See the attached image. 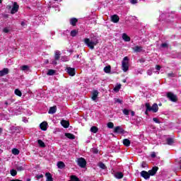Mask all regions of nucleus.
<instances>
[{
	"instance_id": "1",
	"label": "nucleus",
	"mask_w": 181,
	"mask_h": 181,
	"mask_svg": "<svg viewBox=\"0 0 181 181\" xmlns=\"http://www.w3.org/2000/svg\"><path fill=\"white\" fill-rule=\"evenodd\" d=\"M85 44L88 46V47L90 48L91 50L94 49V46H97L98 45V40L97 38H86L84 40Z\"/></svg>"
},
{
	"instance_id": "2",
	"label": "nucleus",
	"mask_w": 181,
	"mask_h": 181,
	"mask_svg": "<svg viewBox=\"0 0 181 181\" xmlns=\"http://www.w3.org/2000/svg\"><path fill=\"white\" fill-rule=\"evenodd\" d=\"M145 106H146L145 114L146 115H148V112L151 111L152 112H158V111L159 110V107H158V104L157 103L153 104L152 106H151V105L149 103H146Z\"/></svg>"
},
{
	"instance_id": "3",
	"label": "nucleus",
	"mask_w": 181,
	"mask_h": 181,
	"mask_svg": "<svg viewBox=\"0 0 181 181\" xmlns=\"http://www.w3.org/2000/svg\"><path fill=\"white\" fill-rule=\"evenodd\" d=\"M122 70L126 73L127 70H129V59L128 57H125L122 62Z\"/></svg>"
},
{
	"instance_id": "4",
	"label": "nucleus",
	"mask_w": 181,
	"mask_h": 181,
	"mask_svg": "<svg viewBox=\"0 0 181 181\" xmlns=\"http://www.w3.org/2000/svg\"><path fill=\"white\" fill-rule=\"evenodd\" d=\"M78 165L80 166V168H84L87 165V161H86V159L83 158H79L76 160Z\"/></svg>"
},
{
	"instance_id": "5",
	"label": "nucleus",
	"mask_w": 181,
	"mask_h": 181,
	"mask_svg": "<svg viewBox=\"0 0 181 181\" xmlns=\"http://www.w3.org/2000/svg\"><path fill=\"white\" fill-rule=\"evenodd\" d=\"M167 97L173 103H176V101H177V96H176V95L172 93L171 92L167 93Z\"/></svg>"
},
{
	"instance_id": "6",
	"label": "nucleus",
	"mask_w": 181,
	"mask_h": 181,
	"mask_svg": "<svg viewBox=\"0 0 181 181\" xmlns=\"http://www.w3.org/2000/svg\"><path fill=\"white\" fill-rule=\"evenodd\" d=\"M18 11H19V5L18 4L17 2H13V7L11 11V13L12 15H13V14L16 13V12H18Z\"/></svg>"
},
{
	"instance_id": "7",
	"label": "nucleus",
	"mask_w": 181,
	"mask_h": 181,
	"mask_svg": "<svg viewBox=\"0 0 181 181\" xmlns=\"http://www.w3.org/2000/svg\"><path fill=\"white\" fill-rule=\"evenodd\" d=\"M66 73L69 74L71 77L76 76V69L71 67L66 68Z\"/></svg>"
},
{
	"instance_id": "8",
	"label": "nucleus",
	"mask_w": 181,
	"mask_h": 181,
	"mask_svg": "<svg viewBox=\"0 0 181 181\" xmlns=\"http://www.w3.org/2000/svg\"><path fill=\"white\" fill-rule=\"evenodd\" d=\"M158 170H159V168L155 166L153 167V168L150 170H148V175L150 176H155V175H156V172H158Z\"/></svg>"
},
{
	"instance_id": "9",
	"label": "nucleus",
	"mask_w": 181,
	"mask_h": 181,
	"mask_svg": "<svg viewBox=\"0 0 181 181\" xmlns=\"http://www.w3.org/2000/svg\"><path fill=\"white\" fill-rule=\"evenodd\" d=\"M140 175L141 177H144L146 180H148L149 177H151V175H149V173L145 170H143L140 173Z\"/></svg>"
},
{
	"instance_id": "10",
	"label": "nucleus",
	"mask_w": 181,
	"mask_h": 181,
	"mask_svg": "<svg viewBox=\"0 0 181 181\" xmlns=\"http://www.w3.org/2000/svg\"><path fill=\"white\" fill-rule=\"evenodd\" d=\"M132 50L133 52H134V53H141V52H142L143 48L141 46H135L134 47H132Z\"/></svg>"
},
{
	"instance_id": "11",
	"label": "nucleus",
	"mask_w": 181,
	"mask_h": 181,
	"mask_svg": "<svg viewBox=\"0 0 181 181\" xmlns=\"http://www.w3.org/2000/svg\"><path fill=\"white\" fill-rule=\"evenodd\" d=\"M111 21L113 23H118L119 22V17L117 14H115L111 16Z\"/></svg>"
},
{
	"instance_id": "12",
	"label": "nucleus",
	"mask_w": 181,
	"mask_h": 181,
	"mask_svg": "<svg viewBox=\"0 0 181 181\" xmlns=\"http://www.w3.org/2000/svg\"><path fill=\"white\" fill-rule=\"evenodd\" d=\"M9 73V69L8 68H4L1 71H0V77H4V76H6Z\"/></svg>"
},
{
	"instance_id": "13",
	"label": "nucleus",
	"mask_w": 181,
	"mask_h": 181,
	"mask_svg": "<svg viewBox=\"0 0 181 181\" xmlns=\"http://www.w3.org/2000/svg\"><path fill=\"white\" fill-rule=\"evenodd\" d=\"M40 128L42 131H47V122H42L40 124Z\"/></svg>"
},
{
	"instance_id": "14",
	"label": "nucleus",
	"mask_w": 181,
	"mask_h": 181,
	"mask_svg": "<svg viewBox=\"0 0 181 181\" xmlns=\"http://www.w3.org/2000/svg\"><path fill=\"white\" fill-rule=\"evenodd\" d=\"M114 176L116 179H122V177H124V174L121 172H115Z\"/></svg>"
},
{
	"instance_id": "15",
	"label": "nucleus",
	"mask_w": 181,
	"mask_h": 181,
	"mask_svg": "<svg viewBox=\"0 0 181 181\" xmlns=\"http://www.w3.org/2000/svg\"><path fill=\"white\" fill-rule=\"evenodd\" d=\"M21 70H22V71H24V73H29V71H30L29 66L28 65H23L21 66Z\"/></svg>"
},
{
	"instance_id": "16",
	"label": "nucleus",
	"mask_w": 181,
	"mask_h": 181,
	"mask_svg": "<svg viewBox=\"0 0 181 181\" xmlns=\"http://www.w3.org/2000/svg\"><path fill=\"white\" fill-rule=\"evenodd\" d=\"M98 97V90H93L92 93V98H91L93 101H95Z\"/></svg>"
},
{
	"instance_id": "17",
	"label": "nucleus",
	"mask_w": 181,
	"mask_h": 181,
	"mask_svg": "<svg viewBox=\"0 0 181 181\" xmlns=\"http://www.w3.org/2000/svg\"><path fill=\"white\" fill-rule=\"evenodd\" d=\"M115 132L116 134H124V129L121 128V127H116L115 128Z\"/></svg>"
},
{
	"instance_id": "18",
	"label": "nucleus",
	"mask_w": 181,
	"mask_h": 181,
	"mask_svg": "<svg viewBox=\"0 0 181 181\" xmlns=\"http://www.w3.org/2000/svg\"><path fill=\"white\" fill-rule=\"evenodd\" d=\"M122 37L124 42H131V37H129V36H128V35L126 33H123Z\"/></svg>"
},
{
	"instance_id": "19",
	"label": "nucleus",
	"mask_w": 181,
	"mask_h": 181,
	"mask_svg": "<svg viewBox=\"0 0 181 181\" xmlns=\"http://www.w3.org/2000/svg\"><path fill=\"white\" fill-rule=\"evenodd\" d=\"M56 111H57V107L56 106L51 107L48 111V114H55Z\"/></svg>"
},
{
	"instance_id": "20",
	"label": "nucleus",
	"mask_w": 181,
	"mask_h": 181,
	"mask_svg": "<svg viewBox=\"0 0 181 181\" xmlns=\"http://www.w3.org/2000/svg\"><path fill=\"white\" fill-rule=\"evenodd\" d=\"M61 125L64 127V128H69V126L70 125V123L66 120L61 121Z\"/></svg>"
},
{
	"instance_id": "21",
	"label": "nucleus",
	"mask_w": 181,
	"mask_h": 181,
	"mask_svg": "<svg viewBox=\"0 0 181 181\" xmlns=\"http://www.w3.org/2000/svg\"><path fill=\"white\" fill-rule=\"evenodd\" d=\"M167 145L172 146L175 144V140L173 138H168L166 139Z\"/></svg>"
},
{
	"instance_id": "22",
	"label": "nucleus",
	"mask_w": 181,
	"mask_h": 181,
	"mask_svg": "<svg viewBox=\"0 0 181 181\" xmlns=\"http://www.w3.org/2000/svg\"><path fill=\"white\" fill-rule=\"evenodd\" d=\"M123 145H124V146H130L131 145V141H129V139H124L123 140Z\"/></svg>"
},
{
	"instance_id": "23",
	"label": "nucleus",
	"mask_w": 181,
	"mask_h": 181,
	"mask_svg": "<svg viewBox=\"0 0 181 181\" xmlns=\"http://www.w3.org/2000/svg\"><path fill=\"white\" fill-rule=\"evenodd\" d=\"M57 165L59 169H63L66 167V165L64 164V163H63V161H59Z\"/></svg>"
},
{
	"instance_id": "24",
	"label": "nucleus",
	"mask_w": 181,
	"mask_h": 181,
	"mask_svg": "<svg viewBox=\"0 0 181 181\" xmlns=\"http://www.w3.org/2000/svg\"><path fill=\"white\" fill-rule=\"evenodd\" d=\"M65 136H66V138H69V139H76V136H74V134H73L66 133Z\"/></svg>"
},
{
	"instance_id": "25",
	"label": "nucleus",
	"mask_w": 181,
	"mask_h": 181,
	"mask_svg": "<svg viewBox=\"0 0 181 181\" xmlns=\"http://www.w3.org/2000/svg\"><path fill=\"white\" fill-rule=\"evenodd\" d=\"M45 176L47 177L46 181H53V177H52V174H50V173H46Z\"/></svg>"
},
{
	"instance_id": "26",
	"label": "nucleus",
	"mask_w": 181,
	"mask_h": 181,
	"mask_svg": "<svg viewBox=\"0 0 181 181\" xmlns=\"http://www.w3.org/2000/svg\"><path fill=\"white\" fill-rule=\"evenodd\" d=\"M69 22L70 24L72 25V26H76V23H77L78 20L76 18H73L70 19Z\"/></svg>"
},
{
	"instance_id": "27",
	"label": "nucleus",
	"mask_w": 181,
	"mask_h": 181,
	"mask_svg": "<svg viewBox=\"0 0 181 181\" xmlns=\"http://www.w3.org/2000/svg\"><path fill=\"white\" fill-rule=\"evenodd\" d=\"M90 132L93 134H97L98 132V128L95 126H93L90 128Z\"/></svg>"
},
{
	"instance_id": "28",
	"label": "nucleus",
	"mask_w": 181,
	"mask_h": 181,
	"mask_svg": "<svg viewBox=\"0 0 181 181\" xmlns=\"http://www.w3.org/2000/svg\"><path fill=\"white\" fill-rule=\"evenodd\" d=\"M54 59L55 60H59L60 59V51H55Z\"/></svg>"
},
{
	"instance_id": "29",
	"label": "nucleus",
	"mask_w": 181,
	"mask_h": 181,
	"mask_svg": "<svg viewBox=\"0 0 181 181\" xmlns=\"http://www.w3.org/2000/svg\"><path fill=\"white\" fill-rule=\"evenodd\" d=\"M56 73V71L53 70V69H49L48 71V72L47 73V76H54Z\"/></svg>"
},
{
	"instance_id": "30",
	"label": "nucleus",
	"mask_w": 181,
	"mask_h": 181,
	"mask_svg": "<svg viewBox=\"0 0 181 181\" xmlns=\"http://www.w3.org/2000/svg\"><path fill=\"white\" fill-rule=\"evenodd\" d=\"M37 143H38V145H40V146L41 148H45V147L46 146V145L45 144V142H43V141H42V140H40V139H39V140L37 141Z\"/></svg>"
},
{
	"instance_id": "31",
	"label": "nucleus",
	"mask_w": 181,
	"mask_h": 181,
	"mask_svg": "<svg viewBox=\"0 0 181 181\" xmlns=\"http://www.w3.org/2000/svg\"><path fill=\"white\" fill-rule=\"evenodd\" d=\"M77 33H78V31H77L76 30H73L71 31L70 35L71 36H72V37H74L77 35Z\"/></svg>"
},
{
	"instance_id": "32",
	"label": "nucleus",
	"mask_w": 181,
	"mask_h": 181,
	"mask_svg": "<svg viewBox=\"0 0 181 181\" xmlns=\"http://www.w3.org/2000/svg\"><path fill=\"white\" fill-rule=\"evenodd\" d=\"M14 93L16 95H18V97H22V92L19 89H16Z\"/></svg>"
},
{
	"instance_id": "33",
	"label": "nucleus",
	"mask_w": 181,
	"mask_h": 181,
	"mask_svg": "<svg viewBox=\"0 0 181 181\" xmlns=\"http://www.w3.org/2000/svg\"><path fill=\"white\" fill-rule=\"evenodd\" d=\"M103 70H104L105 73H110L111 72V66H105Z\"/></svg>"
},
{
	"instance_id": "34",
	"label": "nucleus",
	"mask_w": 181,
	"mask_h": 181,
	"mask_svg": "<svg viewBox=\"0 0 181 181\" xmlns=\"http://www.w3.org/2000/svg\"><path fill=\"white\" fill-rule=\"evenodd\" d=\"M10 173L11 176H16V175H18V172H16V170L14 169L11 170Z\"/></svg>"
},
{
	"instance_id": "35",
	"label": "nucleus",
	"mask_w": 181,
	"mask_h": 181,
	"mask_svg": "<svg viewBox=\"0 0 181 181\" xmlns=\"http://www.w3.org/2000/svg\"><path fill=\"white\" fill-rule=\"evenodd\" d=\"M122 112L124 115H129V112H131V110H128V109H124L122 110Z\"/></svg>"
},
{
	"instance_id": "36",
	"label": "nucleus",
	"mask_w": 181,
	"mask_h": 181,
	"mask_svg": "<svg viewBox=\"0 0 181 181\" xmlns=\"http://www.w3.org/2000/svg\"><path fill=\"white\" fill-rule=\"evenodd\" d=\"M12 153L13 155H18L19 153V150H18V148H13Z\"/></svg>"
},
{
	"instance_id": "37",
	"label": "nucleus",
	"mask_w": 181,
	"mask_h": 181,
	"mask_svg": "<svg viewBox=\"0 0 181 181\" xmlns=\"http://www.w3.org/2000/svg\"><path fill=\"white\" fill-rule=\"evenodd\" d=\"M107 128H110V129L114 128V123L110 122L107 123Z\"/></svg>"
},
{
	"instance_id": "38",
	"label": "nucleus",
	"mask_w": 181,
	"mask_h": 181,
	"mask_svg": "<svg viewBox=\"0 0 181 181\" xmlns=\"http://www.w3.org/2000/svg\"><path fill=\"white\" fill-rule=\"evenodd\" d=\"M62 62H69V58L66 56L62 57L61 58Z\"/></svg>"
},
{
	"instance_id": "39",
	"label": "nucleus",
	"mask_w": 181,
	"mask_h": 181,
	"mask_svg": "<svg viewBox=\"0 0 181 181\" xmlns=\"http://www.w3.org/2000/svg\"><path fill=\"white\" fill-rule=\"evenodd\" d=\"M120 88H121V85H118L117 86L114 88V91H119Z\"/></svg>"
},
{
	"instance_id": "40",
	"label": "nucleus",
	"mask_w": 181,
	"mask_h": 181,
	"mask_svg": "<svg viewBox=\"0 0 181 181\" xmlns=\"http://www.w3.org/2000/svg\"><path fill=\"white\" fill-rule=\"evenodd\" d=\"M99 168H100L101 169H105V164L103 163H100L99 164Z\"/></svg>"
},
{
	"instance_id": "41",
	"label": "nucleus",
	"mask_w": 181,
	"mask_h": 181,
	"mask_svg": "<svg viewBox=\"0 0 181 181\" xmlns=\"http://www.w3.org/2000/svg\"><path fill=\"white\" fill-rule=\"evenodd\" d=\"M51 64H54V65L57 64V60H56V59H52Z\"/></svg>"
},
{
	"instance_id": "42",
	"label": "nucleus",
	"mask_w": 181,
	"mask_h": 181,
	"mask_svg": "<svg viewBox=\"0 0 181 181\" xmlns=\"http://www.w3.org/2000/svg\"><path fill=\"white\" fill-rule=\"evenodd\" d=\"M115 103H119V104H122V100L118 98L115 99Z\"/></svg>"
},
{
	"instance_id": "43",
	"label": "nucleus",
	"mask_w": 181,
	"mask_h": 181,
	"mask_svg": "<svg viewBox=\"0 0 181 181\" xmlns=\"http://www.w3.org/2000/svg\"><path fill=\"white\" fill-rule=\"evenodd\" d=\"M36 177H37V180H39V179H42V177H43V175L42 174L37 175Z\"/></svg>"
},
{
	"instance_id": "44",
	"label": "nucleus",
	"mask_w": 181,
	"mask_h": 181,
	"mask_svg": "<svg viewBox=\"0 0 181 181\" xmlns=\"http://www.w3.org/2000/svg\"><path fill=\"white\" fill-rule=\"evenodd\" d=\"M17 170H18V171H22V170H23V166H17Z\"/></svg>"
},
{
	"instance_id": "45",
	"label": "nucleus",
	"mask_w": 181,
	"mask_h": 181,
	"mask_svg": "<svg viewBox=\"0 0 181 181\" xmlns=\"http://www.w3.org/2000/svg\"><path fill=\"white\" fill-rule=\"evenodd\" d=\"M153 121L156 122V124H159V119L156 117L153 118Z\"/></svg>"
},
{
	"instance_id": "46",
	"label": "nucleus",
	"mask_w": 181,
	"mask_h": 181,
	"mask_svg": "<svg viewBox=\"0 0 181 181\" xmlns=\"http://www.w3.org/2000/svg\"><path fill=\"white\" fill-rule=\"evenodd\" d=\"M3 32H4V33H8V32H9V28H4Z\"/></svg>"
},
{
	"instance_id": "47",
	"label": "nucleus",
	"mask_w": 181,
	"mask_h": 181,
	"mask_svg": "<svg viewBox=\"0 0 181 181\" xmlns=\"http://www.w3.org/2000/svg\"><path fill=\"white\" fill-rule=\"evenodd\" d=\"M153 71L152 69L147 70V74L148 76H151L152 74Z\"/></svg>"
},
{
	"instance_id": "48",
	"label": "nucleus",
	"mask_w": 181,
	"mask_h": 181,
	"mask_svg": "<svg viewBox=\"0 0 181 181\" xmlns=\"http://www.w3.org/2000/svg\"><path fill=\"white\" fill-rule=\"evenodd\" d=\"M131 4L133 5H135V4H138V0H131Z\"/></svg>"
},
{
	"instance_id": "49",
	"label": "nucleus",
	"mask_w": 181,
	"mask_h": 181,
	"mask_svg": "<svg viewBox=\"0 0 181 181\" xmlns=\"http://www.w3.org/2000/svg\"><path fill=\"white\" fill-rule=\"evenodd\" d=\"M146 166H148V165L146 164V163L143 162L141 164V168H146Z\"/></svg>"
},
{
	"instance_id": "50",
	"label": "nucleus",
	"mask_w": 181,
	"mask_h": 181,
	"mask_svg": "<svg viewBox=\"0 0 181 181\" xmlns=\"http://www.w3.org/2000/svg\"><path fill=\"white\" fill-rule=\"evenodd\" d=\"M11 103H12V101H11V100H8L5 102V105H8L11 104Z\"/></svg>"
},
{
	"instance_id": "51",
	"label": "nucleus",
	"mask_w": 181,
	"mask_h": 181,
	"mask_svg": "<svg viewBox=\"0 0 181 181\" xmlns=\"http://www.w3.org/2000/svg\"><path fill=\"white\" fill-rule=\"evenodd\" d=\"M168 47V44L167 43H163L161 45V47Z\"/></svg>"
},
{
	"instance_id": "52",
	"label": "nucleus",
	"mask_w": 181,
	"mask_h": 181,
	"mask_svg": "<svg viewBox=\"0 0 181 181\" xmlns=\"http://www.w3.org/2000/svg\"><path fill=\"white\" fill-rule=\"evenodd\" d=\"M151 158H156V154L155 153H153L151 154Z\"/></svg>"
},
{
	"instance_id": "53",
	"label": "nucleus",
	"mask_w": 181,
	"mask_h": 181,
	"mask_svg": "<svg viewBox=\"0 0 181 181\" xmlns=\"http://www.w3.org/2000/svg\"><path fill=\"white\" fill-rule=\"evenodd\" d=\"M156 70H158V71L160 70V66L156 65Z\"/></svg>"
},
{
	"instance_id": "54",
	"label": "nucleus",
	"mask_w": 181,
	"mask_h": 181,
	"mask_svg": "<svg viewBox=\"0 0 181 181\" xmlns=\"http://www.w3.org/2000/svg\"><path fill=\"white\" fill-rule=\"evenodd\" d=\"M130 112L132 114V117H134L135 115V112L130 110Z\"/></svg>"
},
{
	"instance_id": "55",
	"label": "nucleus",
	"mask_w": 181,
	"mask_h": 181,
	"mask_svg": "<svg viewBox=\"0 0 181 181\" xmlns=\"http://www.w3.org/2000/svg\"><path fill=\"white\" fill-rule=\"evenodd\" d=\"M23 122H28V119L26 117H23Z\"/></svg>"
},
{
	"instance_id": "56",
	"label": "nucleus",
	"mask_w": 181,
	"mask_h": 181,
	"mask_svg": "<svg viewBox=\"0 0 181 181\" xmlns=\"http://www.w3.org/2000/svg\"><path fill=\"white\" fill-rule=\"evenodd\" d=\"M168 77H174V74L173 73L168 74Z\"/></svg>"
},
{
	"instance_id": "57",
	"label": "nucleus",
	"mask_w": 181,
	"mask_h": 181,
	"mask_svg": "<svg viewBox=\"0 0 181 181\" xmlns=\"http://www.w3.org/2000/svg\"><path fill=\"white\" fill-rule=\"evenodd\" d=\"M3 16H4V18H8V14H4Z\"/></svg>"
},
{
	"instance_id": "58",
	"label": "nucleus",
	"mask_w": 181,
	"mask_h": 181,
	"mask_svg": "<svg viewBox=\"0 0 181 181\" xmlns=\"http://www.w3.org/2000/svg\"><path fill=\"white\" fill-rule=\"evenodd\" d=\"M25 22L23 21V22L21 23V26H25Z\"/></svg>"
},
{
	"instance_id": "59",
	"label": "nucleus",
	"mask_w": 181,
	"mask_h": 181,
	"mask_svg": "<svg viewBox=\"0 0 181 181\" xmlns=\"http://www.w3.org/2000/svg\"><path fill=\"white\" fill-rule=\"evenodd\" d=\"M11 181H22L21 180H11Z\"/></svg>"
},
{
	"instance_id": "60",
	"label": "nucleus",
	"mask_w": 181,
	"mask_h": 181,
	"mask_svg": "<svg viewBox=\"0 0 181 181\" xmlns=\"http://www.w3.org/2000/svg\"><path fill=\"white\" fill-rule=\"evenodd\" d=\"M2 131H3L2 128H0V134H2Z\"/></svg>"
},
{
	"instance_id": "61",
	"label": "nucleus",
	"mask_w": 181,
	"mask_h": 181,
	"mask_svg": "<svg viewBox=\"0 0 181 181\" xmlns=\"http://www.w3.org/2000/svg\"><path fill=\"white\" fill-rule=\"evenodd\" d=\"M123 83H127V79H124Z\"/></svg>"
},
{
	"instance_id": "62",
	"label": "nucleus",
	"mask_w": 181,
	"mask_h": 181,
	"mask_svg": "<svg viewBox=\"0 0 181 181\" xmlns=\"http://www.w3.org/2000/svg\"><path fill=\"white\" fill-rule=\"evenodd\" d=\"M141 62L142 63H144V59H141Z\"/></svg>"
},
{
	"instance_id": "63",
	"label": "nucleus",
	"mask_w": 181,
	"mask_h": 181,
	"mask_svg": "<svg viewBox=\"0 0 181 181\" xmlns=\"http://www.w3.org/2000/svg\"><path fill=\"white\" fill-rule=\"evenodd\" d=\"M27 181H30V179H27Z\"/></svg>"
},
{
	"instance_id": "64",
	"label": "nucleus",
	"mask_w": 181,
	"mask_h": 181,
	"mask_svg": "<svg viewBox=\"0 0 181 181\" xmlns=\"http://www.w3.org/2000/svg\"><path fill=\"white\" fill-rule=\"evenodd\" d=\"M54 1H55V2H56V1H59V0H54Z\"/></svg>"
}]
</instances>
